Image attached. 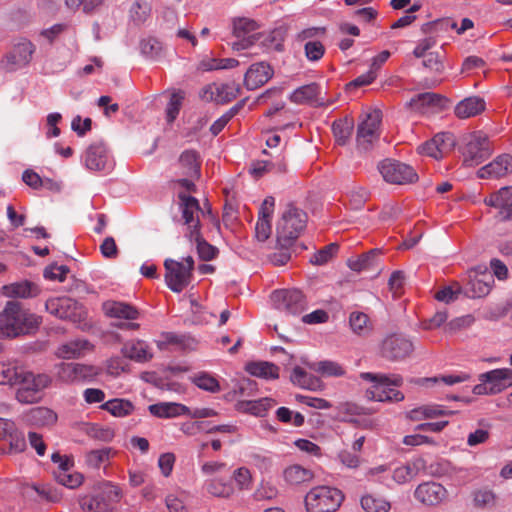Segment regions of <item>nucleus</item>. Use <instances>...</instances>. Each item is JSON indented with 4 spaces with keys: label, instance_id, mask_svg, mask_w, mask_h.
<instances>
[{
    "label": "nucleus",
    "instance_id": "obj_23",
    "mask_svg": "<svg viewBox=\"0 0 512 512\" xmlns=\"http://www.w3.org/2000/svg\"><path fill=\"white\" fill-rule=\"evenodd\" d=\"M83 161L86 168L92 171H108L113 167L108 149L101 142L93 143L86 149Z\"/></svg>",
    "mask_w": 512,
    "mask_h": 512
},
{
    "label": "nucleus",
    "instance_id": "obj_47",
    "mask_svg": "<svg viewBox=\"0 0 512 512\" xmlns=\"http://www.w3.org/2000/svg\"><path fill=\"white\" fill-rule=\"evenodd\" d=\"M294 384L306 389H315L318 386L319 379L315 376L308 374L303 368L296 366L290 376Z\"/></svg>",
    "mask_w": 512,
    "mask_h": 512
},
{
    "label": "nucleus",
    "instance_id": "obj_17",
    "mask_svg": "<svg viewBox=\"0 0 512 512\" xmlns=\"http://www.w3.org/2000/svg\"><path fill=\"white\" fill-rule=\"evenodd\" d=\"M494 283L493 274L484 270L479 272L476 269L469 270L465 283L463 284V294L469 298H481L489 294Z\"/></svg>",
    "mask_w": 512,
    "mask_h": 512
},
{
    "label": "nucleus",
    "instance_id": "obj_30",
    "mask_svg": "<svg viewBox=\"0 0 512 512\" xmlns=\"http://www.w3.org/2000/svg\"><path fill=\"white\" fill-rule=\"evenodd\" d=\"M290 99L296 104H308L314 107H322L328 104L320 97V87L316 83L299 87L292 93Z\"/></svg>",
    "mask_w": 512,
    "mask_h": 512
},
{
    "label": "nucleus",
    "instance_id": "obj_19",
    "mask_svg": "<svg viewBox=\"0 0 512 512\" xmlns=\"http://www.w3.org/2000/svg\"><path fill=\"white\" fill-rule=\"evenodd\" d=\"M413 351L412 342L400 334L387 336L381 344V356L389 361H400Z\"/></svg>",
    "mask_w": 512,
    "mask_h": 512
},
{
    "label": "nucleus",
    "instance_id": "obj_51",
    "mask_svg": "<svg viewBox=\"0 0 512 512\" xmlns=\"http://www.w3.org/2000/svg\"><path fill=\"white\" fill-rule=\"evenodd\" d=\"M153 358L148 344L143 340H137L130 345V360L148 362Z\"/></svg>",
    "mask_w": 512,
    "mask_h": 512
},
{
    "label": "nucleus",
    "instance_id": "obj_7",
    "mask_svg": "<svg viewBox=\"0 0 512 512\" xmlns=\"http://www.w3.org/2000/svg\"><path fill=\"white\" fill-rule=\"evenodd\" d=\"M51 378L47 374H34L23 371L17 382L16 399L23 404L37 403L42 399L43 390L49 386Z\"/></svg>",
    "mask_w": 512,
    "mask_h": 512
},
{
    "label": "nucleus",
    "instance_id": "obj_21",
    "mask_svg": "<svg viewBox=\"0 0 512 512\" xmlns=\"http://www.w3.org/2000/svg\"><path fill=\"white\" fill-rule=\"evenodd\" d=\"M165 282L176 293L182 292L191 282L193 274L184 269V263L172 259L164 261Z\"/></svg>",
    "mask_w": 512,
    "mask_h": 512
},
{
    "label": "nucleus",
    "instance_id": "obj_38",
    "mask_svg": "<svg viewBox=\"0 0 512 512\" xmlns=\"http://www.w3.org/2000/svg\"><path fill=\"white\" fill-rule=\"evenodd\" d=\"M275 404V400L266 397L254 401H240L236 404V407L238 411L262 417Z\"/></svg>",
    "mask_w": 512,
    "mask_h": 512
},
{
    "label": "nucleus",
    "instance_id": "obj_55",
    "mask_svg": "<svg viewBox=\"0 0 512 512\" xmlns=\"http://www.w3.org/2000/svg\"><path fill=\"white\" fill-rule=\"evenodd\" d=\"M338 244L331 243L326 245L321 250L317 251L311 258V263L314 265H323L330 261L338 251Z\"/></svg>",
    "mask_w": 512,
    "mask_h": 512
},
{
    "label": "nucleus",
    "instance_id": "obj_27",
    "mask_svg": "<svg viewBox=\"0 0 512 512\" xmlns=\"http://www.w3.org/2000/svg\"><path fill=\"white\" fill-rule=\"evenodd\" d=\"M415 498L423 504L434 506L447 498V490L437 482H424L415 490Z\"/></svg>",
    "mask_w": 512,
    "mask_h": 512
},
{
    "label": "nucleus",
    "instance_id": "obj_3",
    "mask_svg": "<svg viewBox=\"0 0 512 512\" xmlns=\"http://www.w3.org/2000/svg\"><path fill=\"white\" fill-rule=\"evenodd\" d=\"M119 500V488L111 482H101L91 493L80 495L78 504L82 512H111Z\"/></svg>",
    "mask_w": 512,
    "mask_h": 512
},
{
    "label": "nucleus",
    "instance_id": "obj_13",
    "mask_svg": "<svg viewBox=\"0 0 512 512\" xmlns=\"http://www.w3.org/2000/svg\"><path fill=\"white\" fill-rule=\"evenodd\" d=\"M379 171L384 180L392 184L404 185L418 180V175L411 166L396 160L382 161Z\"/></svg>",
    "mask_w": 512,
    "mask_h": 512
},
{
    "label": "nucleus",
    "instance_id": "obj_33",
    "mask_svg": "<svg viewBox=\"0 0 512 512\" xmlns=\"http://www.w3.org/2000/svg\"><path fill=\"white\" fill-rule=\"evenodd\" d=\"M149 412L158 418H174L180 415L190 414V409L180 403L160 402L148 407Z\"/></svg>",
    "mask_w": 512,
    "mask_h": 512
},
{
    "label": "nucleus",
    "instance_id": "obj_49",
    "mask_svg": "<svg viewBox=\"0 0 512 512\" xmlns=\"http://www.w3.org/2000/svg\"><path fill=\"white\" fill-rule=\"evenodd\" d=\"M207 491L215 497L229 498L234 493V487L229 481L215 478L208 483Z\"/></svg>",
    "mask_w": 512,
    "mask_h": 512
},
{
    "label": "nucleus",
    "instance_id": "obj_28",
    "mask_svg": "<svg viewBox=\"0 0 512 512\" xmlns=\"http://www.w3.org/2000/svg\"><path fill=\"white\" fill-rule=\"evenodd\" d=\"M272 67L266 62L252 64L244 77V85L248 90H255L267 83L273 76Z\"/></svg>",
    "mask_w": 512,
    "mask_h": 512
},
{
    "label": "nucleus",
    "instance_id": "obj_57",
    "mask_svg": "<svg viewBox=\"0 0 512 512\" xmlns=\"http://www.w3.org/2000/svg\"><path fill=\"white\" fill-rule=\"evenodd\" d=\"M132 10H133V15H132L133 21L140 24V23L145 22L148 19L150 12H151V7H150L149 3L144 0H135L134 4L132 6Z\"/></svg>",
    "mask_w": 512,
    "mask_h": 512
},
{
    "label": "nucleus",
    "instance_id": "obj_29",
    "mask_svg": "<svg viewBox=\"0 0 512 512\" xmlns=\"http://www.w3.org/2000/svg\"><path fill=\"white\" fill-rule=\"evenodd\" d=\"M512 173V156L510 154H502L496 157L489 164L481 167L477 175L479 178H501Z\"/></svg>",
    "mask_w": 512,
    "mask_h": 512
},
{
    "label": "nucleus",
    "instance_id": "obj_46",
    "mask_svg": "<svg viewBox=\"0 0 512 512\" xmlns=\"http://www.w3.org/2000/svg\"><path fill=\"white\" fill-rule=\"evenodd\" d=\"M464 287L458 281H453L450 285L445 286L438 290L435 294V299L444 302L451 303L458 299L460 294H463Z\"/></svg>",
    "mask_w": 512,
    "mask_h": 512
},
{
    "label": "nucleus",
    "instance_id": "obj_53",
    "mask_svg": "<svg viewBox=\"0 0 512 512\" xmlns=\"http://www.w3.org/2000/svg\"><path fill=\"white\" fill-rule=\"evenodd\" d=\"M185 94L183 91L173 92L166 107V118L172 123L178 116Z\"/></svg>",
    "mask_w": 512,
    "mask_h": 512
},
{
    "label": "nucleus",
    "instance_id": "obj_25",
    "mask_svg": "<svg viewBox=\"0 0 512 512\" xmlns=\"http://www.w3.org/2000/svg\"><path fill=\"white\" fill-rule=\"evenodd\" d=\"M240 91V86L235 83H213L205 86L201 90L200 97L205 101H215L218 104H225L237 98V96L240 94Z\"/></svg>",
    "mask_w": 512,
    "mask_h": 512
},
{
    "label": "nucleus",
    "instance_id": "obj_63",
    "mask_svg": "<svg viewBox=\"0 0 512 512\" xmlns=\"http://www.w3.org/2000/svg\"><path fill=\"white\" fill-rule=\"evenodd\" d=\"M233 477L238 485L239 490H245L250 487L252 476L247 468H238L234 471Z\"/></svg>",
    "mask_w": 512,
    "mask_h": 512
},
{
    "label": "nucleus",
    "instance_id": "obj_56",
    "mask_svg": "<svg viewBox=\"0 0 512 512\" xmlns=\"http://www.w3.org/2000/svg\"><path fill=\"white\" fill-rule=\"evenodd\" d=\"M440 137H433L431 140L425 142L421 146L418 147V151L420 154L427 155L433 157L435 159H440L443 157V147L438 146V140Z\"/></svg>",
    "mask_w": 512,
    "mask_h": 512
},
{
    "label": "nucleus",
    "instance_id": "obj_39",
    "mask_svg": "<svg viewBox=\"0 0 512 512\" xmlns=\"http://www.w3.org/2000/svg\"><path fill=\"white\" fill-rule=\"evenodd\" d=\"M246 371L252 376L264 379H278L279 367L271 362H250L246 365Z\"/></svg>",
    "mask_w": 512,
    "mask_h": 512
},
{
    "label": "nucleus",
    "instance_id": "obj_42",
    "mask_svg": "<svg viewBox=\"0 0 512 512\" xmlns=\"http://www.w3.org/2000/svg\"><path fill=\"white\" fill-rule=\"evenodd\" d=\"M287 35L286 27H277L270 31L267 35L262 34L261 45L266 49H273L275 51L283 50V42Z\"/></svg>",
    "mask_w": 512,
    "mask_h": 512
},
{
    "label": "nucleus",
    "instance_id": "obj_18",
    "mask_svg": "<svg viewBox=\"0 0 512 512\" xmlns=\"http://www.w3.org/2000/svg\"><path fill=\"white\" fill-rule=\"evenodd\" d=\"M272 299L278 310L292 315L302 313L307 305L306 297L298 289H283L273 292Z\"/></svg>",
    "mask_w": 512,
    "mask_h": 512
},
{
    "label": "nucleus",
    "instance_id": "obj_44",
    "mask_svg": "<svg viewBox=\"0 0 512 512\" xmlns=\"http://www.w3.org/2000/svg\"><path fill=\"white\" fill-rule=\"evenodd\" d=\"M360 503L365 512H389L391 509L389 501L373 494L363 495Z\"/></svg>",
    "mask_w": 512,
    "mask_h": 512
},
{
    "label": "nucleus",
    "instance_id": "obj_36",
    "mask_svg": "<svg viewBox=\"0 0 512 512\" xmlns=\"http://www.w3.org/2000/svg\"><path fill=\"white\" fill-rule=\"evenodd\" d=\"M26 420L38 427L51 426L56 423L57 414L47 407H35L26 414Z\"/></svg>",
    "mask_w": 512,
    "mask_h": 512
},
{
    "label": "nucleus",
    "instance_id": "obj_8",
    "mask_svg": "<svg viewBox=\"0 0 512 512\" xmlns=\"http://www.w3.org/2000/svg\"><path fill=\"white\" fill-rule=\"evenodd\" d=\"M493 153V146L488 136L482 132H473L465 138L461 148L463 165L475 167L487 160Z\"/></svg>",
    "mask_w": 512,
    "mask_h": 512
},
{
    "label": "nucleus",
    "instance_id": "obj_43",
    "mask_svg": "<svg viewBox=\"0 0 512 512\" xmlns=\"http://www.w3.org/2000/svg\"><path fill=\"white\" fill-rule=\"evenodd\" d=\"M349 325L352 331L360 336L369 334L373 329L368 315L359 311L350 314Z\"/></svg>",
    "mask_w": 512,
    "mask_h": 512
},
{
    "label": "nucleus",
    "instance_id": "obj_31",
    "mask_svg": "<svg viewBox=\"0 0 512 512\" xmlns=\"http://www.w3.org/2000/svg\"><path fill=\"white\" fill-rule=\"evenodd\" d=\"M93 350V345L86 339L77 338L58 346L55 354L61 359H75L85 356Z\"/></svg>",
    "mask_w": 512,
    "mask_h": 512
},
{
    "label": "nucleus",
    "instance_id": "obj_34",
    "mask_svg": "<svg viewBox=\"0 0 512 512\" xmlns=\"http://www.w3.org/2000/svg\"><path fill=\"white\" fill-rule=\"evenodd\" d=\"M104 313L111 318L112 325L124 328L128 321V305L122 302L108 300L103 303Z\"/></svg>",
    "mask_w": 512,
    "mask_h": 512
},
{
    "label": "nucleus",
    "instance_id": "obj_16",
    "mask_svg": "<svg viewBox=\"0 0 512 512\" xmlns=\"http://www.w3.org/2000/svg\"><path fill=\"white\" fill-rule=\"evenodd\" d=\"M259 28L255 20L249 18H238L233 21V35L239 40L233 43V50H244L252 45L262 37V33L256 32Z\"/></svg>",
    "mask_w": 512,
    "mask_h": 512
},
{
    "label": "nucleus",
    "instance_id": "obj_35",
    "mask_svg": "<svg viewBox=\"0 0 512 512\" xmlns=\"http://www.w3.org/2000/svg\"><path fill=\"white\" fill-rule=\"evenodd\" d=\"M193 340L185 335L174 332H163L160 339L156 341L157 347L164 351L173 348L174 350H186Z\"/></svg>",
    "mask_w": 512,
    "mask_h": 512
},
{
    "label": "nucleus",
    "instance_id": "obj_50",
    "mask_svg": "<svg viewBox=\"0 0 512 512\" xmlns=\"http://www.w3.org/2000/svg\"><path fill=\"white\" fill-rule=\"evenodd\" d=\"M311 368L323 376L340 377L345 374L344 368L334 361H320L311 365Z\"/></svg>",
    "mask_w": 512,
    "mask_h": 512
},
{
    "label": "nucleus",
    "instance_id": "obj_6",
    "mask_svg": "<svg viewBox=\"0 0 512 512\" xmlns=\"http://www.w3.org/2000/svg\"><path fill=\"white\" fill-rule=\"evenodd\" d=\"M344 498L337 488L317 486L306 494L304 502L307 512H336Z\"/></svg>",
    "mask_w": 512,
    "mask_h": 512
},
{
    "label": "nucleus",
    "instance_id": "obj_4",
    "mask_svg": "<svg viewBox=\"0 0 512 512\" xmlns=\"http://www.w3.org/2000/svg\"><path fill=\"white\" fill-rule=\"evenodd\" d=\"M360 377L363 380L375 383L366 391L368 399L380 402H400L404 399V394L401 391L390 388V386L400 387L402 385L403 379L400 375L363 372Z\"/></svg>",
    "mask_w": 512,
    "mask_h": 512
},
{
    "label": "nucleus",
    "instance_id": "obj_52",
    "mask_svg": "<svg viewBox=\"0 0 512 512\" xmlns=\"http://www.w3.org/2000/svg\"><path fill=\"white\" fill-rule=\"evenodd\" d=\"M192 382L200 389L215 393L220 391V384L212 375L202 372L192 378Z\"/></svg>",
    "mask_w": 512,
    "mask_h": 512
},
{
    "label": "nucleus",
    "instance_id": "obj_32",
    "mask_svg": "<svg viewBox=\"0 0 512 512\" xmlns=\"http://www.w3.org/2000/svg\"><path fill=\"white\" fill-rule=\"evenodd\" d=\"M485 110V101L477 96L467 97L460 101L454 109L456 117L466 119L479 115Z\"/></svg>",
    "mask_w": 512,
    "mask_h": 512
},
{
    "label": "nucleus",
    "instance_id": "obj_60",
    "mask_svg": "<svg viewBox=\"0 0 512 512\" xmlns=\"http://www.w3.org/2000/svg\"><path fill=\"white\" fill-rule=\"evenodd\" d=\"M305 55L310 61L320 60L324 53L325 47L320 41H308L305 46Z\"/></svg>",
    "mask_w": 512,
    "mask_h": 512
},
{
    "label": "nucleus",
    "instance_id": "obj_58",
    "mask_svg": "<svg viewBox=\"0 0 512 512\" xmlns=\"http://www.w3.org/2000/svg\"><path fill=\"white\" fill-rule=\"evenodd\" d=\"M110 450L103 448L92 450L86 454V463L88 466L97 468L109 458Z\"/></svg>",
    "mask_w": 512,
    "mask_h": 512
},
{
    "label": "nucleus",
    "instance_id": "obj_1",
    "mask_svg": "<svg viewBox=\"0 0 512 512\" xmlns=\"http://www.w3.org/2000/svg\"><path fill=\"white\" fill-rule=\"evenodd\" d=\"M177 196L182 219L184 225L187 226L186 236L191 241L196 242L197 253L201 260H213L218 254V249L208 243L201 234L199 215H205V212L201 209L199 201L191 195H186L184 192H178Z\"/></svg>",
    "mask_w": 512,
    "mask_h": 512
},
{
    "label": "nucleus",
    "instance_id": "obj_37",
    "mask_svg": "<svg viewBox=\"0 0 512 512\" xmlns=\"http://www.w3.org/2000/svg\"><path fill=\"white\" fill-rule=\"evenodd\" d=\"M283 476L287 484L297 486L310 482L314 478V473L299 464H294L284 470Z\"/></svg>",
    "mask_w": 512,
    "mask_h": 512
},
{
    "label": "nucleus",
    "instance_id": "obj_54",
    "mask_svg": "<svg viewBox=\"0 0 512 512\" xmlns=\"http://www.w3.org/2000/svg\"><path fill=\"white\" fill-rule=\"evenodd\" d=\"M239 65V61L234 58H211L201 62V66L206 71L219 70V69H231Z\"/></svg>",
    "mask_w": 512,
    "mask_h": 512
},
{
    "label": "nucleus",
    "instance_id": "obj_41",
    "mask_svg": "<svg viewBox=\"0 0 512 512\" xmlns=\"http://www.w3.org/2000/svg\"><path fill=\"white\" fill-rule=\"evenodd\" d=\"M354 128V120L349 117L339 119L333 122L332 131L336 142L339 145H345L350 139Z\"/></svg>",
    "mask_w": 512,
    "mask_h": 512
},
{
    "label": "nucleus",
    "instance_id": "obj_45",
    "mask_svg": "<svg viewBox=\"0 0 512 512\" xmlns=\"http://www.w3.org/2000/svg\"><path fill=\"white\" fill-rule=\"evenodd\" d=\"M381 254L380 249H372L366 253H363L359 257L348 260V266L351 270L356 272H361L363 270L369 269L374 265L376 258Z\"/></svg>",
    "mask_w": 512,
    "mask_h": 512
},
{
    "label": "nucleus",
    "instance_id": "obj_62",
    "mask_svg": "<svg viewBox=\"0 0 512 512\" xmlns=\"http://www.w3.org/2000/svg\"><path fill=\"white\" fill-rule=\"evenodd\" d=\"M423 65L435 73H442L444 70L441 56L434 52H430L424 57Z\"/></svg>",
    "mask_w": 512,
    "mask_h": 512
},
{
    "label": "nucleus",
    "instance_id": "obj_9",
    "mask_svg": "<svg viewBox=\"0 0 512 512\" xmlns=\"http://www.w3.org/2000/svg\"><path fill=\"white\" fill-rule=\"evenodd\" d=\"M177 175L181 178L174 181L182 187L186 195L188 193L196 191L195 181L200 178L201 163L199 161V155L195 150L184 151L176 164Z\"/></svg>",
    "mask_w": 512,
    "mask_h": 512
},
{
    "label": "nucleus",
    "instance_id": "obj_5",
    "mask_svg": "<svg viewBox=\"0 0 512 512\" xmlns=\"http://www.w3.org/2000/svg\"><path fill=\"white\" fill-rule=\"evenodd\" d=\"M306 223V212L293 204H288L277 226L278 245L291 246L306 227Z\"/></svg>",
    "mask_w": 512,
    "mask_h": 512
},
{
    "label": "nucleus",
    "instance_id": "obj_48",
    "mask_svg": "<svg viewBox=\"0 0 512 512\" xmlns=\"http://www.w3.org/2000/svg\"><path fill=\"white\" fill-rule=\"evenodd\" d=\"M24 370H18L17 366L10 362L0 363V384L1 385H14L17 384L20 374Z\"/></svg>",
    "mask_w": 512,
    "mask_h": 512
},
{
    "label": "nucleus",
    "instance_id": "obj_61",
    "mask_svg": "<svg viewBox=\"0 0 512 512\" xmlns=\"http://www.w3.org/2000/svg\"><path fill=\"white\" fill-rule=\"evenodd\" d=\"M69 269L64 265H50L44 270V277L49 280H57L63 282L66 278Z\"/></svg>",
    "mask_w": 512,
    "mask_h": 512
},
{
    "label": "nucleus",
    "instance_id": "obj_14",
    "mask_svg": "<svg viewBox=\"0 0 512 512\" xmlns=\"http://www.w3.org/2000/svg\"><path fill=\"white\" fill-rule=\"evenodd\" d=\"M46 310L59 319L79 323L84 315L83 307L69 297L50 298L45 304Z\"/></svg>",
    "mask_w": 512,
    "mask_h": 512
},
{
    "label": "nucleus",
    "instance_id": "obj_12",
    "mask_svg": "<svg viewBox=\"0 0 512 512\" xmlns=\"http://www.w3.org/2000/svg\"><path fill=\"white\" fill-rule=\"evenodd\" d=\"M34 52V44L26 38H20L2 59L1 65L7 71L19 70L30 63Z\"/></svg>",
    "mask_w": 512,
    "mask_h": 512
},
{
    "label": "nucleus",
    "instance_id": "obj_22",
    "mask_svg": "<svg viewBox=\"0 0 512 512\" xmlns=\"http://www.w3.org/2000/svg\"><path fill=\"white\" fill-rule=\"evenodd\" d=\"M51 459L54 463L58 464V469L54 472L58 483L70 489L77 488L82 484V474L72 471L74 465L72 459L58 453H54Z\"/></svg>",
    "mask_w": 512,
    "mask_h": 512
},
{
    "label": "nucleus",
    "instance_id": "obj_11",
    "mask_svg": "<svg viewBox=\"0 0 512 512\" xmlns=\"http://www.w3.org/2000/svg\"><path fill=\"white\" fill-rule=\"evenodd\" d=\"M99 373L98 367L81 363H61L56 366V376L64 383L91 382Z\"/></svg>",
    "mask_w": 512,
    "mask_h": 512
},
{
    "label": "nucleus",
    "instance_id": "obj_20",
    "mask_svg": "<svg viewBox=\"0 0 512 512\" xmlns=\"http://www.w3.org/2000/svg\"><path fill=\"white\" fill-rule=\"evenodd\" d=\"M484 203L494 208L498 221H512V186L500 188L484 198Z\"/></svg>",
    "mask_w": 512,
    "mask_h": 512
},
{
    "label": "nucleus",
    "instance_id": "obj_64",
    "mask_svg": "<svg viewBox=\"0 0 512 512\" xmlns=\"http://www.w3.org/2000/svg\"><path fill=\"white\" fill-rule=\"evenodd\" d=\"M278 494V490L275 486L269 483H262L260 487L255 491V499L256 500H271L275 498Z\"/></svg>",
    "mask_w": 512,
    "mask_h": 512
},
{
    "label": "nucleus",
    "instance_id": "obj_26",
    "mask_svg": "<svg viewBox=\"0 0 512 512\" xmlns=\"http://www.w3.org/2000/svg\"><path fill=\"white\" fill-rule=\"evenodd\" d=\"M0 438L9 443V454L21 453L26 448L24 433L12 420L0 418Z\"/></svg>",
    "mask_w": 512,
    "mask_h": 512
},
{
    "label": "nucleus",
    "instance_id": "obj_2",
    "mask_svg": "<svg viewBox=\"0 0 512 512\" xmlns=\"http://www.w3.org/2000/svg\"><path fill=\"white\" fill-rule=\"evenodd\" d=\"M40 323V317L23 308L20 302L8 301L0 312V339L29 334Z\"/></svg>",
    "mask_w": 512,
    "mask_h": 512
},
{
    "label": "nucleus",
    "instance_id": "obj_10",
    "mask_svg": "<svg viewBox=\"0 0 512 512\" xmlns=\"http://www.w3.org/2000/svg\"><path fill=\"white\" fill-rule=\"evenodd\" d=\"M481 383L474 386L476 395L497 394L512 386V371L509 369H495L480 375Z\"/></svg>",
    "mask_w": 512,
    "mask_h": 512
},
{
    "label": "nucleus",
    "instance_id": "obj_15",
    "mask_svg": "<svg viewBox=\"0 0 512 512\" xmlns=\"http://www.w3.org/2000/svg\"><path fill=\"white\" fill-rule=\"evenodd\" d=\"M382 114L380 110H374L366 114L365 118L360 122L357 129V146L359 149L367 151L373 143L379 138V125L381 123Z\"/></svg>",
    "mask_w": 512,
    "mask_h": 512
},
{
    "label": "nucleus",
    "instance_id": "obj_40",
    "mask_svg": "<svg viewBox=\"0 0 512 512\" xmlns=\"http://www.w3.org/2000/svg\"><path fill=\"white\" fill-rule=\"evenodd\" d=\"M7 297L28 298L37 295L38 287L29 281L15 282L3 287Z\"/></svg>",
    "mask_w": 512,
    "mask_h": 512
},
{
    "label": "nucleus",
    "instance_id": "obj_24",
    "mask_svg": "<svg viewBox=\"0 0 512 512\" xmlns=\"http://www.w3.org/2000/svg\"><path fill=\"white\" fill-rule=\"evenodd\" d=\"M446 102L447 99L441 94L425 92L417 94L406 105L412 112L427 114L442 111Z\"/></svg>",
    "mask_w": 512,
    "mask_h": 512
},
{
    "label": "nucleus",
    "instance_id": "obj_59",
    "mask_svg": "<svg viewBox=\"0 0 512 512\" xmlns=\"http://www.w3.org/2000/svg\"><path fill=\"white\" fill-rule=\"evenodd\" d=\"M495 494L491 490H478L474 492V505L478 508L495 505Z\"/></svg>",
    "mask_w": 512,
    "mask_h": 512
}]
</instances>
